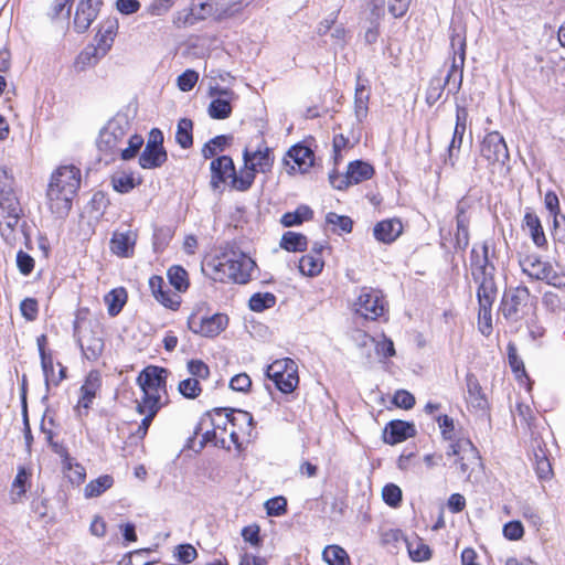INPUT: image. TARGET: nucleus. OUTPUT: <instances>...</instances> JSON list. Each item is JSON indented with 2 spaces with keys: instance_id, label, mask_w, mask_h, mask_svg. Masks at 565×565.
Masks as SVG:
<instances>
[{
  "instance_id": "nucleus-30",
  "label": "nucleus",
  "mask_w": 565,
  "mask_h": 565,
  "mask_svg": "<svg viewBox=\"0 0 565 565\" xmlns=\"http://www.w3.org/2000/svg\"><path fill=\"white\" fill-rule=\"evenodd\" d=\"M403 232V224L397 218L383 220L375 224L373 235L376 241L391 244L395 242Z\"/></svg>"
},
{
  "instance_id": "nucleus-20",
  "label": "nucleus",
  "mask_w": 565,
  "mask_h": 565,
  "mask_svg": "<svg viewBox=\"0 0 565 565\" xmlns=\"http://www.w3.org/2000/svg\"><path fill=\"white\" fill-rule=\"evenodd\" d=\"M470 266L472 279L494 276L495 267L489 257V244L484 241L481 250L472 247L470 252Z\"/></svg>"
},
{
  "instance_id": "nucleus-32",
  "label": "nucleus",
  "mask_w": 565,
  "mask_h": 565,
  "mask_svg": "<svg viewBox=\"0 0 565 565\" xmlns=\"http://www.w3.org/2000/svg\"><path fill=\"white\" fill-rule=\"evenodd\" d=\"M118 28V20L116 18L109 17L103 20L95 35L96 44L109 52L117 36Z\"/></svg>"
},
{
  "instance_id": "nucleus-7",
  "label": "nucleus",
  "mask_w": 565,
  "mask_h": 565,
  "mask_svg": "<svg viewBox=\"0 0 565 565\" xmlns=\"http://www.w3.org/2000/svg\"><path fill=\"white\" fill-rule=\"evenodd\" d=\"M353 310L360 317L375 321L386 312V301L381 290L361 287L353 302Z\"/></svg>"
},
{
  "instance_id": "nucleus-41",
  "label": "nucleus",
  "mask_w": 565,
  "mask_h": 565,
  "mask_svg": "<svg viewBox=\"0 0 565 565\" xmlns=\"http://www.w3.org/2000/svg\"><path fill=\"white\" fill-rule=\"evenodd\" d=\"M280 247L287 252H303L308 247V239L301 233L288 231L280 239Z\"/></svg>"
},
{
  "instance_id": "nucleus-39",
  "label": "nucleus",
  "mask_w": 565,
  "mask_h": 565,
  "mask_svg": "<svg viewBox=\"0 0 565 565\" xmlns=\"http://www.w3.org/2000/svg\"><path fill=\"white\" fill-rule=\"evenodd\" d=\"M114 484V479L109 475H103L88 482L84 488V495L86 499L97 498L110 489Z\"/></svg>"
},
{
  "instance_id": "nucleus-63",
  "label": "nucleus",
  "mask_w": 565,
  "mask_h": 565,
  "mask_svg": "<svg viewBox=\"0 0 565 565\" xmlns=\"http://www.w3.org/2000/svg\"><path fill=\"white\" fill-rule=\"evenodd\" d=\"M174 556L182 564H190L198 556L196 550L191 544H180L175 547Z\"/></svg>"
},
{
  "instance_id": "nucleus-1",
  "label": "nucleus",
  "mask_w": 565,
  "mask_h": 565,
  "mask_svg": "<svg viewBox=\"0 0 565 565\" xmlns=\"http://www.w3.org/2000/svg\"><path fill=\"white\" fill-rule=\"evenodd\" d=\"M450 46L454 56L447 76L444 79L441 77H433L429 82L426 92V103L429 106H433L440 99L446 86L448 87V94H457L461 88L462 70L466 58V36L454 30L450 35Z\"/></svg>"
},
{
  "instance_id": "nucleus-51",
  "label": "nucleus",
  "mask_w": 565,
  "mask_h": 565,
  "mask_svg": "<svg viewBox=\"0 0 565 565\" xmlns=\"http://www.w3.org/2000/svg\"><path fill=\"white\" fill-rule=\"evenodd\" d=\"M277 298L271 292H256L248 301L249 309L255 312H262L276 305Z\"/></svg>"
},
{
  "instance_id": "nucleus-46",
  "label": "nucleus",
  "mask_w": 565,
  "mask_h": 565,
  "mask_svg": "<svg viewBox=\"0 0 565 565\" xmlns=\"http://www.w3.org/2000/svg\"><path fill=\"white\" fill-rule=\"evenodd\" d=\"M322 558L328 565H351L349 554L339 545H328L324 547Z\"/></svg>"
},
{
  "instance_id": "nucleus-45",
  "label": "nucleus",
  "mask_w": 565,
  "mask_h": 565,
  "mask_svg": "<svg viewBox=\"0 0 565 565\" xmlns=\"http://www.w3.org/2000/svg\"><path fill=\"white\" fill-rule=\"evenodd\" d=\"M193 121L189 118H181L178 121L175 141L182 149H189L193 145Z\"/></svg>"
},
{
  "instance_id": "nucleus-29",
  "label": "nucleus",
  "mask_w": 565,
  "mask_h": 565,
  "mask_svg": "<svg viewBox=\"0 0 565 565\" xmlns=\"http://www.w3.org/2000/svg\"><path fill=\"white\" fill-rule=\"evenodd\" d=\"M137 238V232L131 230L115 232L110 239V249L117 256L128 257L134 253Z\"/></svg>"
},
{
  "instance_id": "nucleus-38",
  "label": "nucleus",
  "mask_w": 565,
  "mask_h": 565,
  "mask_svg": "<svg viewBox=\"0 0 565 565\" xmlns=\"http://www.w3.org/2000/svg\"><path fill=\"white\" fill-rule=\"evenodd\" d=\"M525 226L530 231L531 238L537 247L546 245L547 241L539 216L533 212H526L524 215Z\"/></svg>"
},
{
  "instance_id": "nucleus-28",
  "label": "nucleus",
  "mask_w": 565,
  "mask_h": 565,
  "mask_svg": "<svg viewBox=\"0 0 565 565\" xmlns=\"http://www.w3.org/2000/svg\"><path fill=\"white\" fill-rule=\"evenodd\" d=\"M74 198L73 195H66L64 191L57 188H47L46 190L47 206L57 217H64L68 214Z\"/></svg>"
},
{
  "instance_id": "nucleus-23",
  "label": "nucleus",
  "mask_w": 565,
  "mask_h": 565,
  "mask_svg": "<svg viewBox=\"0 0 565 565\" xmlns=\"http://www.w3.org/2000/svg\"><path fill=\"white\" fill-rule=\"evenodd\" d=\"M243 159L244 163H246L249 168H254L256 173L269 172L275 160L273 150L268 147H265L264 149L258 148L254 151L245 148L243 151Z\"/></svg>"
},
{
  "instance_id": "nucleus-33",
  "label": "nucleus",
  "mask_w": 565,
  "mask_h": 565,
  "mask_svg": "<svg viewBox=\"0 0 565 565\" xmlns=\"http://www.w3.org/2000/svg\"><path fill=\"white\" fill-rule=\"evenodd\" d=\"M478 284L477 299L479 307H492L498 295L494 276L473 279Z\"/></svg>"
},
{
  "instance_id": "nucleus-19",
  "label": "nucleus",
  "mask_w": 565,
  "mask_h": 565,
  "mask_svg": "<svg viewBox=\"0 0 565 565\" xmlns=\"http://www.w3.org/2000/svg\"><path fill=\"white\" fill-rule=\"evenodd\" d=\"M100 0H78L75 7L73 28L77 33L89 29L98 15Z\"/></svg>"
},
{
  "instance_id": "nucleus-50",
  "label": "nucleus",
  "mask_w": 565,
  "mask_h": 565,
  "mask_svg": "<svg viewBox=\"0 0 565 565\" xmlns=\"http://www.w3.org/2000/svg\"><path fill=\"white\" fill-rule=\"evenodd\" d=\"M168 279L171 286L179 292H184L189 288V278L186 270L178 265L168 269Z\"/></svg>"
},
{
  "instance_id": "nucleus-56",
  "label": "nucleus",
  "mask_w": 565,
  "mask_h": 565,
  "mask_svg": "<svg viewBox=\"0 0 565 565\" xmlns=\"http://www.w3.org/2000/svg\"><path fill=\"white\" fill-rule=\"evenodd\" d=\"M382 498L387 505L396 508L402 502V490L394 483H387L382 490Z\"/></svg>"
},
{
  "instance_id": "nucleus-10",
  "label": "nucleus",
  "mask_w": 565,
  "mask_h": 565,
  "mask_svg": "<svg viewBox=\"0 0 565 565\" xmlns=\"http://www.w3.org/2000/svg\"><path fill=\"white\" fill-rule=\"evenodd\" d=\"M125 125L126 122L122 119L114 118L99 132L97 139L98 150L105 156H110V159L116 158L120 146L124 143L126 137Z\"/></svg>"
},
{
  "instance_id": "nucleus-16",
  "label": "nucleus",
  "mask_w": 565,
  "mask_h": 565,
  "mask_svg": "<svg viewBox=\"0 0 565 565\" xmlns=\"http://www.w3.org/2000/svg\"><path fill=\"white\" fill-rule=\"evenodd\" d=\"M471 207L470 202L462 198L456 205V233H455V248L465 250L470 242L469 226L471 216L469 210Z\"/></svg>"
},
{
  "instance_id": "nucleus-53",
  "label": "nucleus",
  "mask_w": 565,
  "mask_h": 565,
  "mask_svg": "<svg viewBox=\"0 0 565 565\" xmlns=\"http://www.w3.org/2000/svg\"><path fill=\"white\" fill-rule=\"evenodd\" d=\"M542 306L553 315H561L565 311L564 302L561 297L553 291H545L542 296Z\"/></svg>"
},
{
  "instance_id": "nucleus-8",
  "label": "nucleus",
  "mask_w": 565,
  "mask_h": 565,
  "mask_svg": "<svg viewBox=\"0 0 565 565\" xmlns=\"http://www.w3.org/2000/svg\"><path fill=\"white\" fill-rule=\"evenodd\" d=\"M480 153L494 169L508 172L510 154L503 136L499 131L487 134L481 142Z\"/></svg>"
},
{
  "instance_id": "nucleus-47",
  "label": "nucleus",
  "mask_w": 565,
  "mask_h": 565,
  "mask_svg": "<svg viewBox=\"0 0 565 565\" xmlns=\"http://www.w3.org/2000/svg\"><path fill=\"white\" fill-rule=\"evenodd\" d=\"M323 265V259L320 256L309 253L300 258L299 270L305 276L315 277L321 273Z\"/></svg>"
},
{
  "instance_id": "nucleus-54",
  "label": "nucleus",
  "mask_w": 565,
  "mask_h": 565,
  "mask_svg": "<svg viewBox=\"0 0 565 565\" xmlns=\"http://www.w3.org/2000/svg\"><path fill=\"white\" fill-rule=\"evenodd\" d=\"M127 147L119 148L118 154L122 160L127 161L138 156L141 149V136L134 135L128 139Z\"/></svg>"
},
{
  "instance_id": "nucleus-24",
  "label": "nucleus",
  "mask_w": 565,
  "mask_h": 565,
  "mask_svg": "<svg viewBox=\"0 0 565 565\" xmlns=\"http://www.w3.org/2000/svg\"><path fill=\"white\" fill-rule=\"evenodd\" d=\"M284 160L286 164L291 160L294 162L291 169L305 173L313 166L315 153L308 146L297 143L288 150Z\"/></svg>"
},
{
  "instance_id": "nucleus-60",
  "label": "nucleus",
  "mask_w": 565,
  "mask_h": 565,
  "mask_svg": "<svg viewBox=\"0 0 565 565\" xmlns=\"http://www.w3.org/2000/svg\"><path fill=\"white\" fill-rule=\"evenodd\" d=\"M266 512L270 516H280L287 512V500L284 497H275L266 501Z\"/></svg>"
},
{
  "instance_id": "nucleus-27",
  "label": "nucleus",
  "mask_w": 565,
  "mask_h": 565,
  "mask_svg": "<svg viewBox=\"0 0 565 565\" xmlns=\"http://www.w3.org/2000/svg\"><path fill=\"white\" fill-rule=\"evenodd\" d=\"M210 169L212 173L210 184L213 190H216L227 178L231 179L232 174H234L235 166L231 157L221 156L212 160Z\"/></svg>"
},
{
  "instance_id": "nucleus-34",
  "label": "nucleus",
  "mask_w": 565,
  "mask_h": 565,
  "mask_svg": "<svg viewBox=\"0 0 565 565\" xmlns=\"http://www.w3.org/2000/svg\"><path fill=\"white\" fill-rule=\"evenodd\" d=\"M108 52L98 44L87 45L77 56L75 65L83 71L95 66Z\"/></svg>"
},
{
  "instance_id": "nucleus-9",
  "label": "nucleus",
  "mask_w": 565,
  "mask_h": 565,
  "mask_svg": "<svg viewBox=\"0 0 565 565\" xmlns=\"http://www.w3.org/2000/svg\"><path fill=\"white\" fill-rule=\"evenodd\" d=\"M530 297V289L524 285L508 289L503 294L500 303V311L504 319L512 322L522 319L524 308L527 306Z\"/></svg>"
},
{
  "instance_id": "nucleus-26",
  "label": "nucleus",
  "mask_w": 565,
  "mask_h": 565,
  "mask_svg": "<svg viewBox=\"0 0 565 565\" xmlns=\"http://www.w3.org/2000/svg\"><path fill=\"white\" fill-rule=\"evenodd\" d=\"M371 97V87L366 78L361 74L356 75V85L354 92V115L359 122H363L369 113V103Z\"/></svg>"
},
{
  "instance_id": "nucleus-14",
  "label": "nucleus",
  "mask_w": 565,
  "mask_h": 565,
  "mask_svg": "<svg viewBox=\"0 0 565 565\" xmlns=\"http://www.w3.org/2000/svg\"><path fill=\"white\" fill-rule=\"evenodd\" d=\"M209 95L211 97L217 96V98L212 99L209 105L207 113L212 119H226L232 115V100L237 98V95L234 90L226 87H221L218 85L211 86L209 90Z\"/></svg>"
},
{
  "instance_id": "nucleus-25",
  "label": "nucleus",
  "mask_w": 565,
  "mask_h": 565,
  "mask_svg": "<svg viewBox=\"0 0 565 565\" xmlns=\"http://www.w3.org/2000/svg\"><path fill=\"white\" fill-rule=\"evenodd\" d=\"M149 287L154 299L166 308L177 310L181 303V297L166 288L164 280L161 276H152L149 279Z\"/></svg>"
},
{
  "instance_id": "nucleus-55",
  "label": "nucleus",
  "mask_w": 565,
  "mask_h": 565,
  "mask_svg": "<svg viewBox=\"0 0 565 565\" xmlns=\"http://www.w3.org/2000/svg\"><path fill=\"white\" fill-rule=\"evenodd\" d=\"M178 390L182 396L189 399L198 397L201 392V385L198 379L189 377L179 383Z\"/></svg>"
},
{
  "instance_id": "nucleus-49",
  "label": "nucleus",
  "mask_w": 565,
  "mask_h": 565,
  "mask_svg": "<svg viewBox=\"0 0 565 565\" xmlns=\"http://www.w3.org/2000/svg\"><path fill=\"white\" fill-rule=\"evenodd\" d=\"M466 132L465 128L455 127L452 138L447 148V157L445 158V163L451 167H455L458 158L460 148L462 145L463 135Z\"/></svg>"
},
{
  "instance_id": "nucleus-12",
  "label": "nucleus",
  "mask_w": 565,
  "mask_h": 565,
  "mask_svg": "<svg viewBox=\"0 0 565 565\" xmlns=\"http://www.w3.org/2000/svg\"><path fill=\"white\" fill-rule=\"evenodd\" d=\"M448 457H455L461 475L470 476V466L480 460L479 451L470 439H460L456 444H449L446 450Z\"/></svg>"
},
{
  "instance_id": "nucleus-31",
  "label": "nucleus",
  "mask_w": 565,
  "mask_h": 565,
  "mask_svg": "<svg viewBox=\"0 0 565 565\" xmlns=\"http://www.w3.org/2000/svg\"><path fill=\"white\" fill-rule=\"evenodd\" d=\"M78 342L85 358L92 361L97 360L104 350V341L98 332L94 330H85Z\"/></svg>"
},
{
  "instance_id": "nucleus-22",
  "label": "nucleus",
  "mask_w": 565,
  "mask_h": 565,
  "mask_svg": "<svg viewBox=\"0 0 565 565\" xmlns=\"http://www.w3.org/2000/svg\"><path fill=\"white\" fill-rule=\"evenodd\" d=\"M416 429L413 423L401 419L391 420L383 430V441L387 445H396L414 437Z\"/></svg>"
},
{
  "instance_id": "nucleus-43",
  "label": "nucleus",
  "mask_w": 565,
  "mask_h": 565,
  "mask_svg": "<svg viewBox=\"0 0 565 565\" xmlns=\"http://www.w3.org/2000/svg\"><path fill=\"white\" fill-rule=\"evenodd\" d=\"M435 419L440 428L444 440L449 441V444H456L460 439H467L466 437L460 436L459 431L456 430L455 422L450 416L438 415Z\"/></svg>"
},
{
  "instance_id": "nucleus-11",
  "label": "nucleus",
  "mask_w": 565,
  "mask_h": 565,
  "mask_svg": "<svg viewBox=\"0 0 565 565\" xmlns=\"http://www.w3.org/2000/svg\"><path fill=\"white\" fill-rule=\"evenodd\" d=\"M216 11V0H191L188 9L180 10L174 14L173 24L177 28L191 26L213 15Z\"/></svg>"
},
{
  "instance_id": "nucleus-3",
  "label": "nucleus",
  "mask_w": 565,
  "mask_h": 565,
  "mask_svg": "<svg viewBox=\"0 0 565 565\" xmlns=\"http://www.w3.org/2000/svg\"><path fill=\"white\" fill-rule=\"evenodd\" d=\"M214 413L224 414V430H227V426H232L230 438L235 449L241 452L244 449L243 443L249 441L254 431L252 414L247 411L226 407L214 408Z\"/></svg>"
},
{
  "instance_id": "nucleus-4",
  "label": "nucleus",
  "mask_w": 565,
  "mask_h": 565,
  "mask_svg": "<svg viewBox=\"0 0 565 565\" xmlns=\"http://www.w3.org/2000/svg\"><path fill=\"white\" fill-rule=\"evenodd\" d=\"M522 273L532 280L543 281L557 289L565 290V275L556 271L553 265L537 255H526L520 258Z\"/></svg>"
},
{
  "instance_id": "nucleus-37",
  "label": "nucleus",
  "mask_w": 565,
  "mask_h": 565,
  "mask_svg": "<svg viewBox=\"0 0 565 565\" xmlns=\"http://www.w3.org/2000/svg\"><path fill=\"white\" fill-rule=\"evenodd\" d=\"M110 182L113 189L119 193H128L131 191L137 184L140 183V179H136L132 172H127L125 170H118L113 173L110 178Z\"/></svg>"
},
{
  "instance_id": "nucleus-36",
  "label": "nucleus",
  "mask_w": 565,
  "mask_h": 565,
  "mask_svg": "<svg viewBox=\"0 0 565 565\" xmlns=\"http://www.w3.org/2000/svg\"><path fill=\"white\" fill-rule=\"evenodd\" d=\"M256 172L254 168H249L246 163L238 172L234 171L231 177L230 186L238 192L248 191L254 184Z\"/></svg>"
},
{
  "instance_id": "nucleus-2",
  "label": "nucleus",
  "mask_w": 565,
  "mask_h": 565,
  "mask_svg": "<svg viewBox=\"0 0 565 565\" xmlns=\"http://www.w3.org/2000/svg\"><path fill=\"white\" fill-rule=\"evenodd\" d=\"M256 263L245 253L230 249L206 263V268L214 280H231L236 284H247Z\"/></svg>"
},
{
  "instance_id": "nucleus-62",
  "label": "nucleus",
  "mask_w": 565,
  "mask_h": 565,
  "mask_svg": "<svg viewBox=\"0 0 565 565\" xmlns=\"http://www.w3.org/2000/svg\"><path fill=\"white\" fill-rule=\"evenodd\" d=\"M328 224L335 225L344 233H350L353 228V221L345 215H339L334 212H329L326 216Z\"/></svg>"
},
{
  "instance_id": "nucleus-17",
  "label": "nucleus",
  "mask_w": 565,
  "mask_h": 565,
  "mask_svg": "<svg viewBox=\"0 0 565 565\" xmlns=\"http://www.w3.org/2000/svg\"><path fill=\"white\" fill-rule=\"evenodd\" d=\"M21 206L10 184H0V218L13 228L20 218Z\"/></svg>"
},
{
  "instance_id": "nucleus-18",
  "label": "nucleus",
  "mask_w": 565,
  "mask_h": 565,
  "mask_svg": "<svg viewBox=\"0 0 565 565\" xmlns=\"http://www.w3.org/2000/svg\"><path fill=\"white\" fill-rule=\"evenodd\" d=\"M188 324L192 332L206 338H214L227 327L228 318L222 313L200 319L193 316L189 318Z\"/></svg>"
},
{
  "instance_id": "nucleus-15",
  "label": "nucleus",
  "mask_w": 565,
  "mask_h": 565,
  "mask_svg": "<svg viewBox=\"0 0 565 565\" xmlns=\"http://www.w3.org/2000/svg\"><path fill=\"white\" fill-rule=\"evenodd\" d=\"M81 184V170L75 166H62L51 175L47 188H57L66 195L75 196Z\"/></svg>"
},
{
  "instance_id": "nucleus-40",
  "label": "nucleus",
  "mask_w": 565,
  "mask_h": 565,
  "mask_svg": "<svg viewBox=\"0 0 565 565\" xmlns=\"http://www.w3.org/2000/svg\"><path fill=\"white\" fill-rule=\"evenodd\" d=\"M409 557L414 562H425L431 557V551L427 544L423 542L419 537H414L413 540H404Z\"/></svg>"
},
{
  "instance_id": "nucleus-59",
  "label": "nucleus",
  "mask_w": 565,
  "mask_h": 565,
  "mask_svg": "<svg viewBox=\"0 0 565 565\" xmlns=\"http://www.w3.org/2000/svg\"><path fill=\"white\" fill-rule=\"evenodd\" d=\"M153 248L156 252L162 250L172 238V232L170 227H156L153 231Z\"/></svg>"
},
{
  "instance_id": "nucleus-48",
  "label": "nucleus",
  "mask_w": 565,
  "mask_h": 565,
  "mask_svg": "<svg viewBox=\"0 0 565 565\" xmlns=\"http://www.w3.org/2000/svg\"><path fill=\"white\" fill-rule=\"evenodd\" d=\"M62 463L63 468L67 471L66 477L72 483L81 484L84 482L86 477L85 468L82 465L74 462L73 458H71L67 452L62 457Z\"/></svg>"
},
{
  "instance_id": "nucleus-21",
  "label": "nucleus",
  "mask_w": 565,
  "mask_h": 565,
  "mask_svg": "<svg viewBox=\"0 0 565 565\" xmlns=\"http://www.w3.org/2000/svg\"><path fill=\"white\" fill-rule=\"evenodd\" d=\"M100 386V373L98 371H90L79 390L81 395L75 407V411L78 416L87 414V411L90 407L94 398L96 397V393L99 391Z\"/></svg>"
},
{
  "instance_id": "nucleus-52",
  "label": "nucleus",
  "mask_w": 565,
  "mask_h": 565,
  "mask_svg": "<svg viewBox=\"0 0 565 565\" xmlns=\"http://www.w3.org/2000/svg\"><path fill=\"white\" fill-rule=\"evenodd\" d=\"M467 390L470 397V401L475 407L484 408L487 405V399L482 394V388L473 374L467 375Z\"/></svg>"
},
{
  "instance_id": "nucleus-42",
  "label": "nucleus",
  "mask_w": 565,
  "mask_h": 565,
  "mask_svg": "<svg viewBox=\"0 0 565 565\" xmlns=\"http://www.w3.org/2000/svg\"><path fill=\"white\" fill-rule=\"evenodd\" d=\"M313 217V211L308 205H299L295 211L287 212L281 216V224L291 227L302 224Z\"/></svg>"
},
{
  "instance_id": "nucleus-61",
  "label": "nucleus",
  "mask_w": 565,
  "mask_h": 565,
  "mask_svg": "<svg viewBox=\"0 0 565 565\" xmlns=\"http://www.w3.org/2000/svg\"><path fill=\"white\" fill-rule=\"evenodd\" d=\"M541 454H535V471L540 479H548L552 475V466L545 454L540 450Z\"/></svg>"
},
{
  "instance_id": "nucleus-57",
  "label": "nucleus",
  "mask_w": 565,
  "mask_h": 565,
  "mask_svg": "<svg viewBox=\"0 0 565 565\" xmlns=\"http://www.w3.org/2000/svg\"><path fill=\"white\" fill-rule=\"evenodd\" d=\"M492 307H479L478 311V327L479 331L489 337L492 332Z\"/></svg>"
},
{
  "instance_id": "nucleus-5",
  "label": "nucleus",
  "mask_w": 565,
  "mask_h": 565,
  "mask_svg": "<svg viewBox=\"0 0 565 565\" xmlns=\"http://www.w3.org/2000/svg\"><path fill=\"white\" fill-rule=\"evenodd\" d=\"M169 371L162 366L148 365L143 367V413L146 404L153 403L168 405L170 403L167 390Z\"/></svg>"
},
{
  "instance_id": "nucleus-6",
  "label": "nucleus",
  "mask_w": 565,
  "mask_h": 565,
  "mask_svg": "<svg viewBox=\"0 0 565 565\" xmlns=\"http://www.w3.org/2000/svg\"><path fill=\"white\" fill-rule=\"evenodd\" d=\"M266 376L281 393H292L299 384L298 365L289 358L274 361L266 367Z\"/></svg>"
},
{
  "instance_id": "nucleus-44",
  "label": "nucleus",
  "mask_w": 565,
  "mask_h": 565,
  "mask_svg": "<svg viewBox=\"0 0 565 565\" xmlns=\"http://www.w3.org/2000/svg\"><path fill=\"white\" fill-rule=\"evenodd\" d=\"M104 301L107 305L108 313L115 317L127 301V291L124 288H115L105 295Z\"/></svg>"
},
{
  "instance_id": "nucleus-58",
  "label": "nucleus",
  "mask_w": 565,
  "mask_h": 565,
  "mask_svg": "<svg viewBox=\"0 0 565 565\" xmlns=\"http://www.w3.org/2000/svg\"><path fill=\"white\" fill-rule=\"evenodd\" d=\"M241 534L244 541L249 543L252 546L259 547L263 543L260 537V526L256 523L244 526Z\"/></svg>"
},
{
  "instance_id": "nucleus-64",
  "label": "nucleus",
  "mask_w": 565,
  "mask_h": 565,
  "mask_svg": "<svg viewBox=\"0 0 565 565\" xmlns=\"http://www.w3.org/2000/svg\"><path fill=\"white\" fill-rule=\"evenodd\" d=\"M199 79V74L193 70H186L178 77V87L182 92L191 90Z\"/></svg>"
},
{
  "instance_id": "nucleus-13",
  "label": "nucleus",
  "mask_w": 565,
  "mask_h": 565,
  "mask_svg": "<svg viewBox=\"0 0 565 565\" xmlns=\"http://www.w3.org/2000/svg\"><path fill=\"white\" fill-rule=\"evenodd\" d=\"M163 132L159 128L149 131L146 147L143 148V169H157L168 160V152L163 147Z\"/></svg>"
},
{
  "instance_id": "nucleus-35",
  "label": "nucleus",
  "mask_w": 565,
  "mask_h": 565,
  "mask_svg": "<svg viewBox=\"0 0 565 565\" xmlns=\"http://www.w3.org/2000/svg\"><path fill=\"white\" fill-rule=\"evenodd\" d=\"M345 174L351 185L358 184L370 180L374 174V168L367 162L355 160L349 163Z\"/></svg>"
}]
</instances>
